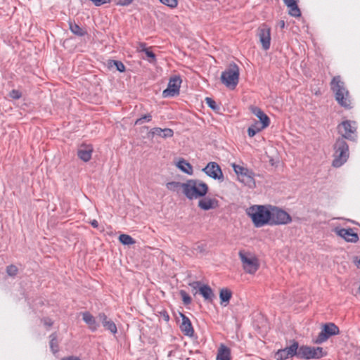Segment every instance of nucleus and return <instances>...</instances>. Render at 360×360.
<instances>
[{"label": "nucleus", "instance_id": "obj_31", "mask_svg": "<svg viewBox=\"0 0 360 360\" xmlns=\"http://www.w3.org/2000/svg\"><path fill=\"white\" fill-rule=\"evenodd\" d=\"M264 128H262V126H259L257 121H255L254 124H252L248 129V134L250 137H253L256 134L263 130Z\"/></svg>", "mask_w": 360, "mask_h": 360}, {"label": "nucleus", "instance_id": "obj_45", "mask_svg": "<svg viewBox=\"0 0 360 360\" xmlns=\"http://www.w3.org/2000/svg\"><path fill=\"white\" fill-rule=\"evenodd\" d=\"M41 322L44 323V326H46L47 327H51L53 324V321H52V319L50 318H48V317L43 318L41 319Z\"/></svg>", "mask_w": 360, "mask_h": 360}, {"label": "nucleus", "instance_id": "obj_34", "mask_svg": "<svg viewBox=\"0 0 360 360\" xmlns=\"http://www.w3.org/2000/svg\"><path fill=\"white\" fill-rule=\"evenodd\" d=\"M105 329L109 330L113 335H115L117 333V328L116 324L113 321L109 320L105 325L103 326Z\"/></svg>", "mask_w": 360, "mask_h": 360}, {"label": "nucleus", "instance_id": "obj_33", "mask_svg": "<svg viewBox=\"0 0 360 360\" xmlns=\"http://www.w3.org/2000/svg\"><path fill=\"white\" fill-rule=\"evenodd\" d=\"M145 46H146V44L144 43L141 44V46L144 47V49H143V51L145 52L146 56L149 58L148 61L150 63L155 62L156 60L155 54L152 51H150L149 49L146 48Z\"/></svg>", "mask_w": 360, "mask_h": 360}, {"label": "nucleus", "instance_id": "obj_3", "mask_svg": "<svg viewBox=\"0 0 360 360\" xmlns=\"http://www.w3.org/2000/svg\"><path fill=\"white\" fill-rule=\"evenodd\" d=\"M184 187V195L190 200L203 198L209 191L208 185L199 179H188Z\"/></svg>", "mask_w": 360, "mask_h": 360}, {"label": "nucleus", "instance_id": "obj_38", "mask_svg": "<svg viewBox=\"0 0 360 360\" xmlns=\"http://www.w3.org/2000/svg\"><path fill=\"white\" fill-rule=\"evenodd\" d=\"M205 102H206L207 105L211 109H212L213 110L216 111V110H218L219 109V105L217 104V103L212 98L207 97L205 98Z\"/></svg>", "mask_w": 360, "mask_h": 360}, {"label": "nucleus", "instance_id": "obj_29", "mask_svg": "<svg viewBox=\"0 0 360 360\" xmlns=\"http://www.w3.org/2000/svg\"><path fill=\"white\" fill-rule=\"evenodd\" d=\"M69 28L74 34L79 37L84 36L86 34V32L75 22H69Z\"/></svg>", "mask_w": 360, "mask_h": 360}, {"label": "nucleus", "instance_id": "obj_48", "mask_svg": "<svg viewBox=\"0 0 360 360\" xmlns=\"http://www.w3.org/2000/svg\"><path fill=\"white\" fill-rule=\"evenodd\" d=\"M285 21L281 20L278 21L277 26L279 27L281 29H283L285 27Z\"/></svg>", "mask_w": 360, "mask_h": 360}, {"label": "nucleus", "instance_id": "obj_32", "mask_svg": "<svg viewBox=\"0 0 360 360\" xmlns=\"http://www.w3.org/2000/svg\"><path fill=\"white\" fill-rule=\"evenodd\" d=\"M120 242L125 245H133L136 243L135 240L129 235L121 234L119 236Z\"/></svg>", "mask_w": 360, "mask_h": 360}, {"label": "nucleus", "instance_id": "obj_18", "mask_svg": "<svg viewBox=\"0 0 360 360\" xmlns=\"http://www.w3.org/2000/svg\"><path fill=\"white\" fill-rule=\"evenodd\" d=\"M199 199L198 206L204 211L216 209L219 207V201L216 198L205 196Z\"/></svg>", "mask_w": 360, "mask_h": 360}, {"label": "nucleus", "instance_id": "obj_10", "mask_svg": "<svg viewBox=\"0 0 360 360\" xmlns=\"http://www.w3.org/2000/svg\"><path fill=\"white\" fill-rule=\"evenodd\" d=\"M239 257L242 262L244 271L250 274H254L259 268V262L256 257H248L246 255L240 251Z\"/></svg>", "mask_w": 360, "mask_h": 360}, {"label": "nucleus", "instance_id": "obj_4", "mask_svg": "<svg viewBox=\"0 0 360 360\" xmlns=\"http://www.w3.org/2000/svg\"><path fill=\"white\" fill-rule=\"evenodd\" d=\"M333 160L332 165L340 167L348 160L349 156V146L344 138H338L333 145Z\"/></svg>", "mask_w": 360, "mask_h": 360}, {"label": "nucleus", "instance_id": "obj_24", "mask_svg": "<svg viewBox=\"0 0 360 360\" xmlns=\"http://www.w3.org/2000/svg\"><path fill=\"white\" fill-rule=\"evenodd\" d=\"M232 297V292L227 288H221L219 290L220 304L223 307L229 305Z\"/></svg>", "mask_w": 360, "mask_h": 360}, {"label": "nucleus", "instance_id": "obj_26", "mask_svg": "<svg viewBox=\"0 0 360 360\" xmlns=\"http://www.w3.org/2000/svg\"><path fill=\"white\" fill-rule=\"evenodd\" d=\"M176 167L181 171H182L183 172H184L185 174H187L188 175H192L193 173V169L192 165L188 162H187L186 160H184V158H181L178 161V162L176 164Z\"/></svg>", "mask_w": 360, "mask_h": 360}, {"label": "nucleus", "instance_id": "obj_7", "mask_svg": "<svg viewBox=\"0 0 360 360\" xmlns=\"http://www.w3.org/2000/svg\"><path fill=\"white\" fill-rule=\"evenodd\" d=\"M269 226L285 225L292 221L291 216L283 209L270 205Z\"/></svg>", "mask_w": 360, "mask_h": 360}, {"label": "nucleus", "instance_id": "obj_50", "mask_svg": "<svg viewBox=\"0 0 360 360\" xmlns=\"http://www.w3.org/2000/svg\"><path fill=\"white\" fill-rule=\"evenodd\" d=\"M197 250H198L200 252H202L204 250V246L203 245H198L197 248Z\"/></svg>", "mask_w": 360, "mask_h": 360}, {"label": "nucleus", "instance_id": "obj_47", "mask_svg": "<svg viewBox=\"0 0 360 360\" xmlns=\"http://www.w3.org/2000/svg\"><path fill=\"white\" fill-rule=\"evenodd\" d=\"M60 360H81L79 357L75 356H68L62 358Z\"/></svg>", "mask_w": 360, "mask_h": 360}, {"label": "nucleus", "instance_id": "obj_46", "mask_svg": "<svg viewBox=\"0 0 360 360\" xmlns=\"http://www.w3.org/2000/svg\"><path fill=\"white\" fill-rule=\"evenodd\" d=\"M160 315L166 322L169 321V315L166 310L160 311Z\"/></svg>", "mask_w": 360, "mask_h": 360}, {"label": "nucleus", "instance_id": "obj_42", "mask_svg": "<svg viewBox=\"0 0 360 360\" xmlns=\"http://www.w3.org/2000/svg\"><path fill=\"white\" fill-rule=\"evenodd\" d=\"M98 319L101 322L103 326L105 325V323H107L110 320L108 318L107 315L105 313H103V312H101V313L98 314Z\"/></svg>", "mask_w": 360, "mask_h": 360}, {"label": "nucleus", "instance_id": "obj_25", "mask_svg": "<svg viewBox=\"0 0 360 360\" xmlns=\"http://www.w3.org/2000/svg\"><path fill=\"white\" fill-rule=\"evenodd\" d=\"M217 360H231V349L221 344L218 349Z\"/></svg>", "mask_w": 360, "mask_h": 360}, {"label": "nucleus", "instance_id": "obj_37", "mask_svg": "<svg viewBox=\"0 0 360 360\" xmlns=\"http://www.w3.org/2000/svg\"><path fill=\"white\" fill-rule=\"evenodd\" d=\"M179 294L185 305H188L191 303L192 299L185 290H180Z\"/></svg>", "mask_w": 360, "mask_h": 360}, {"label": "nucleus", "instance_id": "obj_16", "mask_svg": "<svg viewBox=\"0 0 360 360\" xmlns=\"http://www.w3.org/2000/svg\"><path fill=\"white\" fill-rule=\"evenodd\" d=\"M335 233L342 238L346 242L356 243L359 240V236L356 233L354 232L352 228H335Z\"/></svg>", "mask_w": 360, "mask_h": 360}, {"label": "nucleus", "instance_id": "obj_15", "mask_svg": "<svg viewBox=\"0 0 360 360\" xmlns=\"http://www.w3.org/2000/svg\"><path fill=\"white\" fill-rule=\"evenodd\" d=\"M204 172L208 176L219 180L224 181V174L220 166L215 162H209L203 169Z\"/></svg>", "mask_w": 360, "mask_h": 360}, {"label": "nucleus", "instance_id": "obj_8", "mask_svg": "<svg viewBox=\"0 0 360 360\" xmlns=\"http://www.w3.org/2000/svg\"><path fill=\"white\" fill-rule=\"evenodd\" d=\"M340 333L339 328L333 323H324L322 327L321 332L318 336L313 340V342L317 345H321L331 336L338 335Z\"/></svg>", "mask_w": 360, "mask_h": 360}, {"label": "nucleus", "instance_id": "obj_21", "mask_svg": "<svg viewBox=\"0 0 360 360\" xmlns=\"http://www.w3.org/2000/svg\"><path fill=\"white\" fill-rule=\"evenodd\" d=\"M284 4L288 8V14L292 17L301 16V11L298 7L299 0H283Z\"/></svg>", "mask_w": 360, "mask_h": 360}, {"label": "nucleus", "instance_id": "obj_20", "mask_svg": "<svg viewBox=\"0 0 360 360\" xmlns=\"http://www.w3.org/2000/svg\"><path fill=\"white\" fill-rule=\"evenodd\" d=\"M180 316L182 319V322L180 325L181 331L186 336H193L194 329L189 318L183 313H180Z\"/></svg>", "mask_w": 360, "mask_h": 360}, {"label": "nucleus", "instance_id": "obj_41", "mask_svg": "<svg viewBox=\"0 0 360 360\" xmlns=\"http://www.w3.org/2000/svg\"><path fill=\"white\" fill-rule=\"evenodd\" d=\"M174 136V131L169 128L162 129V138H171Z\"/></svg>", "mask_w": 360, "mask_h": 360}, {"label": "nucleus", "instance_id": "obj_1", "mask_svg": "<svg viewBox=\"0 0 360 360\" xmlns=\"http://www.w3.org/2000/svg\"><path fill=\"white\" fill-rule=\"evenodd\" d=\"M330 85L338 103L345 109H351L352 107L349 92L345 87V82L342 81L341 77L340 75L333 77Z\"/></svg>", "mask_w": 360, "mask_h": 360}, {"label": "nucleus", "instance_id": "obj_2", "mask_svg": "<svg viewBox=\"0 0 360 360\" xmlns=\"http://www.w3.org/2000/svg\"><path fill=\"white\" fill-rule=\"evenodd\" d=\"M247 214L251 218L256 228L269 225L270 205H252L247 210Z\"/></svg>", "mask_w": 360, "mask_h": 360}, {"label": "nucleus", "instance_id": "obj_52", "mask_svg": "<svg viewBox=\"0 0 360 360\" xmlns=\"http://www.w3.org/2000/svg\"><path fill=\"white\" fill-rule=\"evenodd\" d=\"M172 353H173V352H172V351H170V352H169V354H168V356H172Z\"/></svg>", "mask_w": 360, "mask_h": 360}, {"label": "nucleus", "instance_id": "obj_12", "mask_svg": "<svg viewBox=\"0 0 360 360\" xmlns=\"http://www.w3.org/2000/svg\"><path fill=\"white\" fill-rule=\"evenodd\" d=\"M189 286L193 290L198 289L199 293L202 296L205 301L212 302L215 297L211 287L206 284H202L200 281H193L189 283Z\"/></svg>", "mask_w": 360, "mask_h": 360}, {"label": "nucleus", "instance_id": "obj_44", "mask_svg": "<svg viewBox=\"0 0 360 360\" xmlns=\"http://www.w3.org/2000/svg\"><path fill=\"white\" fill-rule=\"evenodd\" d=\"M10 96L14 99H19L22 96V94L19 91L13 89L11 91Z\"/></svg>", "mask_w": 360, "mask_h": 360}, {"label": "nucleus", "instance_id": "obj_51", "mask_svg": "<svg viewBox=\"0 0 360 360\" xmlns=\"http://www.w3.org/2000/svg\"><path fill=\"white\" fill-rule=\"evenodd\" d=\"M356 265L359 268H360V258L356 261Z\"/></svg>", "mask_w": 360, "mask_h": 360}, {"label": "nucleus", "instance_id": "obj_39", "mask_svg": "<svg viewBox=\"0 0 360 360\" xmlns=\"http://www.w3.org/2000/svg\"><path fill=\"white\" fill-rule=\"evenodd\" d=\"M18 269L17 266L13 264H11L6 267V273L10 276H16L18 274Z\"/></svg>", "mask_w": 360, "mask_h": 360}, {"label": "nucleus", "instance_id": "obj_28", "mask_svg": "<svg viewBox=\"0 0 360 360\" xmlns=\"http://www.w3.org/2000/svg\"><path fill=\"white\" fill-rule=\"evenodd\" d=\"M50 338V349L53 354H56L59 351V345L58 341V336L56 333H53L49 335Z\"/></svg>", "mask_w": 360, "mask_h": 360}, {"label": "nucleus", "instance_id": "obj_6", "mask_svg": "<svg viewBox=\"0 0 360 360\" xmlns=\"http://www.w3.org/2000/svg\"><path fill=\"white\" fill-rule=\"evenodd\" d=\"M338 133L341 136L340 138H344L352 141H356L357 139V125L355 121L345 120L340 123L337 127Z\"/></svg>", "mask_w": 360, "mask_h": 360}, {"label": "nucleus", "instance_id": "obj_35", "mask_svg": "<svg viewBox=\"0 0 360 360\" xmlns=\"http://www.w3.org/2000/svg\"><path fill=\"white\" fill-rule=\"evenodd\" d=\"M152 115L150 113L143 115L141 117L136 120L134 124L135 125H141L144 122H149L152 120Z\"/></svg>", "mask_w": 360, "mask_h": 360}, {"label": "nucleus", "instance_id": "obj_22", "mask_svg": "<svg viewBox=\"0 0 360 360\" xmlns=\"http://www.w3.org/2000/svg\"><path fill=\"white\" fill-rule=\"evenodd\" d=\"M93 148L91 145H82L77 150L78 158L84 162H88L91 158Z\"/></svg>", "mask_w": 360, "mask_h": 360}, {"label": "nucleus", "instance_id": "obj_11", "mask_svg": "<svg viewBox=\"0 0 360 360\" xmlns=\"http://www.w3.org/2000/svg\"><path fill=\"white\" fill-rule=\"evenodd\" d=\"M232 167L239 181L249 186L255 184L254 173L251 170L236 164H233Z\"/></svg>", "mask_w": 360, "mask_h": 360}, {"label": "nucleus", "instance_id": "obj_5", "mask_svg": "<svg viewBox=\"0 0 360 360\" xmlns=\"http://www.w3.org/2000/svg\"><path fill=\"white\" fill-rule=\"evenodd\" d=\"M239 75V67L235 63H232L222 72L221 80L226 86L233 89L238 83Z\"/></svg>", "mask_w": 360, "mask_h": 360}, {"label": "nucleus", "instance_id": "obj_27", "mask_svg": "<svg viewBox=\"0 0 360 360\" xmlns=\"http://www.w3.org/2000/svg\"><path fill=\"white\" fill-rule=\"evenodd\" d=\"M185 182L181 183L179 181H169L166 184V187L168 190L179 193V191L182 190V193L184 194Z\"/></svg>", "mask_w": 360, "mask_h": 360}, {"label": "nucleus", "instance_id": "obj_43", "mask_svg": "<svg viewBox=\"0 0 360 360\" xmlns=\"http://www.w3.org/2000/svg\"><path fill=\"white\" fill-rule=\"evenodd\" d=\"M134 0H118V1L116 3V5L117 6H127L130 5Z\"/></svg>", "mask_w": 360, "mask_h": 360}, {"label": "nucleus", "instance_id": "obj_36", "mask_svg": "<svg viewBox=\"0 0 360 360\" xmlns=\"http://www.w3.org/2000/svg\"><path fill=\"white\" fill-rule=\"evenodd\" d=\"M162 129L160 127H154L148 132V137L153 139L155 136L162 137Z\"/></svg>", "mask_w": 360, "mask_h": 360}, {"label": "nucleus", "instance_id": "obj_30", "mask_svg": "<svg viewBox=\"0 0 360 360\" xmlns=\"http://www.w3.org/2000/svg\"><path fill=\"white\" fill-rule=\"evenodd\" d=\"M108 68H112L115 67L117 71L120 72H125V65L124 63L120 60H108Z\"/></svg>", "mask_w": 360, "mask_h": 360}, {"label": "nucleus", "instance_id": "obj_14", "mask_svg": "<svg viewBox=\"0 0 360 360\" xmlns=\"http://www.w3.org/2000/svg\"><path fill=\"white\" fill-rule=\"evenodd\" d=\"M257 35L264 51L269 49L271 46V27L263 24L258 28Z\"/></svg>", "mask_w": 360, "mask_h": 360}, {"label": "nucleus", "instance_id": "obj_19", "mask_svg": "<svg viewBox=\"0 0 360 360\" xmlns=\"http://www.w3.org/2000/svg\"><path fill=\"white\" fill-rule=\"evenodd\" d=\"M250 109L251 112L259 119L262 128H266L269 126L270 119L260 108L250 106Z\"/></svg>", "mask_w": 360, "mask_h": 360}, {"label": "nucleus", "instance_id": "obj_17", "mask_svg": "<svg viewBox=\"0 0 360 360\" xmlns=\"http://www.w3.org/2000/svg\"><path fill=\"white\" fill-rule=\"evenodd\" d=\"M299 344L297 341L293 340L292 344L290 347L279 349L277 354L279 355L281 359H287L289 357L297 356L299 358Z\"/></svg>", "mask_w": 360, "mask_h": 360}, {"label": "nucleus", "instance_id": "obj_23", "mask_svg": "<svg viewBox=\"0 0 360 360\" xmlns=\"http://www.w3.org/2000/svg\"><path fill=\"white\" fill-rule=\"evenodd\" d=\"M82 315L83 321L88 325L89 330L92 332L96 331L99 324L96 321L95 317L89 311H84Z\"/></svg>", "mask_w": 360, "mask_h": 360}, {"label": "nucleus", "instance_id": "obj_40", "mask_svg": "<svg viewBox=\"0 0 360 360\" xmlns=\"http://www.w3.org/2000/svg\"><path fill=\"white\" fill-rule=\"evenodd\" d=\"M162 4L171 8H174L178 5L177 0H159Z\"/></svg>", "mask_w": 360, "mask_h": 360}, {"label": "nucleus", "instance_id": "obj_9", "mask_svg": "<svg viewBox=\"0 0 360 360\" xmlns=\"http://www.w3.org/2000/svg\"><path fill=\"white\" fill-rule=\"evenodd\" d=\"M326 354L327 353L320 347L315 348L307 345H302L299 348V359L306 360L319 359Z\"/></svg>", "mask_w": 360, "mask_h": 360}, {"label": "nucleus", "instance_id": "obj_13", "mask_svg": "<svg viewBox=\"0 0 360 360\" xmlns=\"http://www.w3.org/2000/svg\"><path fill=\"white\" fill-rule=\"evenodd\" d=\"M181 82L180 76H174L170 78L167 89L162 91V96L164 98H169L178 96Z\"/></svg>", "mask_w": 360, "mask_h": 360}, {"label": "nucleus", "instance_id": "obj_49", "mask_svg": "<svg viewBox=\"0 0 360 360\" xmlns=\"http://www.w3.org/2000/svg\"><path fill=\"white\" fill-rule=\"evenodd\" d=\"M90 224H91V225L94 228H98V222L96 219H94V220L91 221Z\"/></svg>", "mask_w": 360, "mask_h": 360}]
</instances>
